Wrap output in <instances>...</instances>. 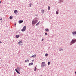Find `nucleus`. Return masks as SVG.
<instances>
[{
    "label": "nucleus",
    "mask_w": 76,
    "mask_h": 76,
    "mask_svg": "<svg viewBox=\"0 0 76 76\" xmlns=\"http://www.w3.org/2000/svg\"><path fill=\"white\" fill-rule=\"evenodd\" d=\"M38 18H34V20H32V24L33 25L34 24H36L37 22H38Z\"/></svg>",
    "instance_id": "1"
},
{
    "label": "nucleus",
    "mask_w": 76,
    "mask_h": 76,
    "mask_svg": "<svg viewBox=\"0 0 76 76\" xmlns=\"http://www.w3.org/2000/svg\"><path fill=\"white\" fill-rule=\"evenodd\" d=\"M76 42V39L74 38L72 39V40L71 41V42L70 43V45H72L74 43H75Z\"/></svg>",
    "instance_id": "2"
},
{
    "label": "nucleus",
    "mask_w": 76,
    "mask_h": 76,
    "mask_svg": "<svg viewBox=\"0 0 76 76\" xmlns=\"http://www.w3.org/2000/svg\"><path fill=\"white\" fill-rule=\"evenodd\" d=\"M15 71L18 74H20V73L19 72V71H20V68L19 67H17V69H15Z\"/></svg>",
    "instance_id": "3"
},
{
    "label": "nucleus",
    "mask_w": 76,
    "mask_h": 76,
    "mask_svg": "<svg viewBox=\"0 0 76 76\" xmlns=\"http://www.w3.org/2000/svg\"><path fill=\"white\" fill-rule=\"evenodd\" d=\"M45 65V62H42L41 64V66L42 67H44Z\"/></svg>",
    "instance_id": "4"
},
{
    "label": "nucleus",
    "mask_w": 76,
    "mask_h": 76,
    "mask_svg": "<svg viewBox=\"0 0 76 76\" xmlns=\"http://www.w3.org/2000/svg\"><path fill=\"white\" fill-rule=\"evenodd\" d=\"M72 35L73 37H76V31H73L72 32Z\"/></svg>",
    "instance_id": "5"
},
{
    "label": "nucleus",
    "mask_w": 76,
    "mask_h": 76,
    "mask_svg": "<svg viewBox=\"0 0 76 76\" xmlns=\"http://www.w3.org/2000/svg\"><path fill=\"white\" fill-rule=\"evenodd\" d=\"M14 12L15 14H16L17 13H18V11L17 10H15L14 11Z\"/></svg>",
    "instance_id": "6"
},
{
    "label": "nucleus",
    "mask_w": 76,
    "mask_h": 76,
    "mask_svg": "<svg viewBox=\"0 0 76 76\" xmlns=\"http://www.w3.org/2000/svg\"><path fill=\"white\" fill-rule=\"evenodd\" d=\"M23 22V20H20L18 21L19 23H20V24L21 23H22V22Z\"/></svg>",
    "instance_id": "7"
},
{
    "label": "nucleus",
    "mask_w": 76,
    "mask_h": 76,
    "mask_svg": "<svg viewBox=\"0 0 76 76\" xmlns=\"http://www.w3.org/2000/svg\"><path fill=\"white\" fill-rule=\"evenodd\" d=\"M44 12H45V11L44 10H41V12L42 13H44Z\"/></svg>",
    "instance_id": "8"
},
{
    "label": "nucleus",
    "mask_w": 76,
    "mask_h": 76,
    "mask_svg": "<svg viewBox=\"0 0 76 76\" xmlns=\"http://www.w3.org/2000/svg\"><path fill=\"white\" fill-rule=\"evenodd\" d=\"M45 31H46V32H49V29L48 28L45 29Z\"/></svg>",
    "instance_id": "9"
},
{
    "label": "nucleus",
    "mask_w": 76,
    "mask_h": 76,
    "mask_svg": "<svg viewBox=\"0 0 76 76\" xmlns=\"http://www.w3.org/2000/svg\"><path fill=\"white\" fill-rule=\"evenodd\" d=\"M19 37H20V36L19 35H16L15 38H18Z\"/></svg>",
    "instance_id": "10"
},
{
    "label": "nucleus",
    "mask_w": 76,
    "mask_h": 76,
    "mask_svg": "<svg viewBox=\"0 0 76 76\" xmlns=\"http://www.w3.org/2000/svg\"><path fill=\"white\" fill-rule=\"evenodd\" d=\"M29 59H27L25 60V63H27L28 62H29Z\"/></svg>",
    "instance_id": "11"
},
{
    "label": "nucleus",
    "mask_w": 76,
    "mask_h": 76,
    "mask_svg": "<svg viewBox=\"0 0 76 76\" xmlns=\"http://www.w3.org/2000/svg\"><path fill=\"white\" fill-rule=\"evenodd\" d=\"M21 43H22V41H19V42H18V44H19V45H20V44H21Z\"/></svg>",
    "instance_id": "12"
},
{
    "label": "nucleus",
    "mask_w": 76,
    "mask_h": 76,
    "mask_svg": "<svg viewBox=\"0 0 76 76\" xmlns=\"http://www.w3.org/2000/svg\"><path fill=\"white\" fill-rule=\"evenodd\" d=\"M31 65H33V63H31L29 64L28 66H30Z\"/></svg>",
    "instance_id": "13"
},
{
    "label": "nucleus",
    "mask_w": 76,
    "mask_h": 76,
    "mask_svg": "<svg viewBox=\"0 0 76 76\" xmlns=\"http://www.w3.org/2000/svg\"><path fill=\"white\" fill-rule=\"evenodd\" d=\"M36 57V55L35 54L34 55H33L31 57H33V58H34V57Z\"/></svg>",
    "instance_id": "14"
},
{
    "label": "nucleus",
    "mask_w": 76,
    "mask_h": 76,
    "mask_svg": "<svg viewBox=\"0 0 76 76\" xmlns=\"http://www.w3.org/2000/svg\"><path fill=\"white\" fill-rule=\"evenodd\" d=\"M26 26H24L23 27V29L26 30Z\"/></svg>",
    "instance_id": "15"
},
{
    "label": "nucleus",
    "mask_w": 76,
    "mask_h": 76,
    "mask_svg": "<svg viewBox=\"0 0 76 76\" xmlns=\"http://www.w3.org/2000/svg\"><path fill=\"white\" fill-rule=\"evenodd\" d=\"M21 31H22V32H24L25 31V30L23 28L21 30Z\"/></svg>",
    "instance_id": "16"
},
{
    "label": "nucleus",
    "mask_w": 76,
    "mask_h": 76,
    "mask_svg": "<svg viewBox=\"0 0 76 76\" xmlns=\"http://www.w3.org/2000/svg\"><path fill=\"white\" fill-rule=\"evenodd\" d=\"M39 22L37 23L35 26H38L39 25Z\"/></svg>",
    "instance_id": "17"
},
{
    "label": "nucleus",
    "mask_w": 76,
    "mask_h": 76,
    "mask_svg": "<svg viewBox=\"0 0 76 76\" xmlns=\"http://www.w3.org/2000/svg\"><path fill=\"white\" fill-rule=\"evenodd\" d=\"M34 71H36L37 70V67L35 66L34 69Z\"/></svg>",
    "instance_id": "18"
},
{
    "label": "nucleus",
    "mask_w": 76,
    "mask_h": 76,
    "mask_svg": "<svg viewBox=\"0 0 76 76\" xmlns=\"http://www.w3.org/2000/svg\"><path fill=\"white\" fill-rule=\"evenodd\" d=\"M48 10H50V6L48 7Z\"/></svg>",
    "instance_id": "19"
},
{
    "label": "nucleus",
    "mask_w": 76,
    "mask_h": 76,
    "mask_svg": "<svg viewBox=\"0 0 76 76\" xmlns=\"http://www.w3.org/2000/svg\"><path fill=\"white\" fill-rule=\"evenodd\" d=\"M10 19H12L13 18H12V16H10Z\"/></svg>",
    "instance_id": "20"
},
{
    "label": "nucleus",
    "mask_w": 76,
    "mask_h": 76,
    "mask_svg": "<svg viewBox=\"0 0 76 76\" xmlns=\"http://www.w3.org/2000/svg\"><path fill=\"white\" fill-rule=\"evenodd\" d=\"M63 49H62V48H61L59 50V51H63Z\"/></svg>",
    "instance_id": "21"
},
{
    "label": "nucleus",
    "mask_w": 76,
    "mask_h": 76,
    "mask_svg": "<svg viewBox=\"0 0 76 76\" xmlns=\"http://www.w3.org/2000/svg\"><path fill=\"white\" fill-rule=\"evenodd\" d=\"M50 64V62L49 61L48 63V66H49Z\"/></svg>",
    "instance_id": "22"
},
{
    "label": "nucleus",
    "mask_w": 76,
    "mask_h": 76,
    "mask_svg": "<svg viewBox=\"0 0 76 76\" xmlns=\"http://www.w3.org/2000/svg\"><path fill=\"white\" fill-rule=\"evenodd\" d=\"M45 57H47V56H48V54L46 53L45 54Z\"/></svg>",
    "instance_id": "23"
},
{
    "label": "nucleus",
    "mask_w": 76,
    "mask_h": 76,
    "mask_svg": "<svg viewBox=\"0 0 76 76\" xmlns=\"http://www.w3.org/2000/svg\"><path fill=\"white\" fill-rule=\"evenodd\" d=\"M56 15H58V11H56Z\"/></svg>",
    "instance_id": "24"
},
{
    "label": "nucleus",
    "mask_w": 76,
    "mask_h": 76,
    "mask_svg": "<svg viewBox=\"0 0 76 76\" xmlns=\"http://www.w3.org/2000/svg\"><path fill=\"white\" fill-rule=\"evenodd\" d=\"M29 7H31V4H29Z\"/></svg>",
    "instance_id": "25"
},
{
    "label": "nucleus",
    "mask_w": 76,
    "mask_h": 76,
    "mask_svg": "<svg viewBox=\"0 0 76 76\" xmlns=\"http://www.w3.org/2000/svg\"><path fill=\"white\" fill-rule=\"evenodd\" d=\"M45 35H47V34H47V33H45Z\"/></svg>",
    "instance_id": "26"
},
{
    "label": "nucleus",
    "mask_w": 76,
    "mask_h": 76,
    "mask_svg": "<svg viewBox=\"0 0 76 76\" xmlns=\"http://www.w3.org/2000/svg\"><path fill=\"white\" fill-rule=\"evenodd\" d=\"M59 1H60V2H62V1H63V0H59Z\"/></svg>",
    "instance_id": "27"
},
{
    "label": "nucleus",
    "mask_w": 76,
    "mask_h": 76,
    "mask_svg": "<svg viewBox=\"0 0 76 76\" xmlns=\"http://www.w3.org/2000/svg\"><path fill=\"white\" fill-rule=\"evenodd\" d=\"M16 23H15L14 24V25L15 26H16Z\"/></svg>",
    "instance_id": "28"
},
{
    "label": "nucleus",
    "mask_w": 76,
    "mask_h": 76,
    "mask_svg": "<svg viewBox=\"0 0 76 76\" xmlns=\"http://www.w3.org/2000/svg\"><path fill=\"white\" fill-rule=\"evenodd\" d=\"M42 41H44V39H42Z\"/></svg>",
    "instance_id": "29"
},
{
    "label": "nucleus",
    "mask_w": 76,
    "mask_h": 76,
    "mask_svg": "<svg viewBox=\"0 0 76 76\" xmlns=\"http://www.w3.org/2000/svg\"><path fill=\"white\" fill-rule=\"evenodd\" d=\"M2 20V18H1L0 19V20Z\"/></svg>",
    "instance_id": "30"
},
{
    "label": "nucleus",
    "mask_w": 76,
    "mask_h": 76,
    "mask_svg": "<svg viewBox=\"0 0 76 76\" xmlns=\"http://www.w3.org/2000/svg\"><path fill=\"white\" fill-rule=\"evenodd\" d=\"M0 3H1V1H0Z\"/></svg>",
    "instance_id": "31"
},
{
    "label": "nucleus",
    "mask_w": 76,
    "mask_h": 76,
    "mask_svg": "<svg viewBox=\"0 0 76 76\" xmlns=\"http://www.w3.org/2000/svg\"><path fill=\"white\" fill-rule=\"evenodd\" d=\"M0 43H2V42L0 41Z\"/></svg>",
    "instance_id": "32"
},
{
    "label": "nucleus",
    "mask_w": 76,
    "mask_h": 76,
    "mask_svg": "<svg viewBox=\"0 0 76 76\" xmlns=\"http://www.w3.org/2000/svg\"><path fill=\"white\" fill-rule=\"evenodd\" d=\"M34 60H32L31 61H34Z\"/></svg>",
    "instance_id": "33"
},
{
    "label": "nucleus",
    "mask_w": 76,
    "mask_h": 76,
    "mask_svg": "<svg viewBox=\"0 0 76 76\" xmlns=\"http://www.w3.org/2000/svg\"><path fill=\"white\" fill-rule=\"evenodd\" d=\"M75 74H76V71L75 72Z\"/></svg>",
    "instance_id": "34"
},
{
    "label": "nucleus",
    "mask_w": 76,
    "mask_h": 76,
    "mask_svg": "<svg viewBox=\"0 0 76 76\" xmlns=\"http://www.w3.org/2000/svg\"><path fill=\"white\" fill-rule=\"evenodd\" d=\"M36 66H37V65Z\"/></svg>",
    "instance_id": "35"
}]
</instances>
